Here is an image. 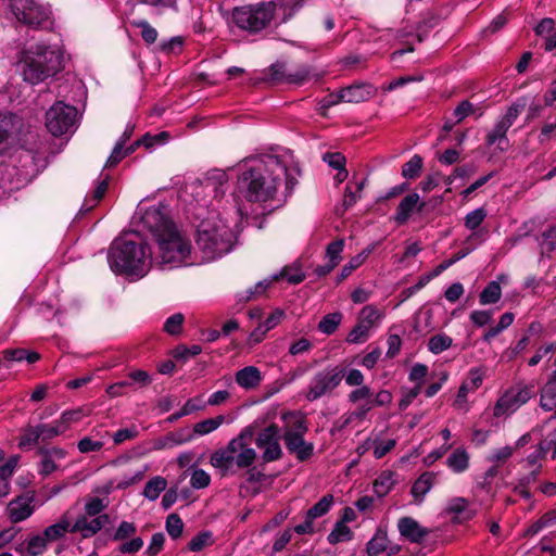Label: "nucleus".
<instances>
[{
  "label": "nucleus",
  "instance_id": "obj_1",
  "mask_svg": "<svg viewBox=\"0 0 556 556\" xmlns=\"http://www.w3.org/2000/svg\"><path fill=\"white\" fill-rule=\"evenodd\" d=\"M237 192L249 202L264 203L275 198L287 175V165L279 156L264 154L247 157L239 163Z\"/></svg>",
  "mask_w": 556,
  "mask_h": 556
},
{
  "label": "nucleus",
  "instance_id": "obj_2",
  "mask_svg": "<svg viewBox=\"0 0 556 556\" xmlns=\"http://www.w3.org/2000/svg\"><path fill=\"white\" fill-rule=\"evenodd\" d=\"M108 261L116 274L143 277L154 260L151 249L143 242L118 238L110 248Z\"/></svg>",
  "mask_w": 556,
  "mask_h": 556
},
{
  "label": "nucleus",
  "instance_id": "obj_3",
  "mask_svg": "<svg viewBox=\"0 0 556 556\" xmlns=\"http://www.w3.org/2000/svg\"><path fill=\"white\" fill-rule=\"evenodd\" d=\"M236 235L217 213H208L197 228L195 243L205 261H214L231 251Z\"/></svg>",
  "mask_w": 556,
  "mask_h": 556
},
{
  "label": "nucleus",
  "instance_id": "obj_4",
  "mask_svg": "<svg viewBox=\"0 0 556 556\" xmlns=\"http://www.w3.org/2000/svg\"><path fill=\"white\" fill-rule=\"evenodd\" d=\"M63 55L58 47L36 43L22 52L24 80L36 85L62 70Z\"/></svg>",
  "mask_w": 556,
  "mask_h": 556
},
{
  "label": "nucleus",
  "instance_id": "obj_5",
  "mask_svg": "<svg viewBox=\"0 0 556 556\" xmlns=\"http://www.w3.org/2000/svg\"><path fill=\"white\" fill-rule=\"evenodd\" d=\"M275 14L276 5L274 2H258L236 7L231 11L229 21L241 30L256 34L271 23Z\"/></svg>",
  "mask_w": 556,
  "mask_h": 556
},
{
  "label": "nucleus",
  "instance_id": "obj_6",
  "mask_svg": "<svg viewBox=\"0 0 556 556\" xmlns=\"http://www.w3.org/2000/svg\"><path fill=\"white\" fill-rule=\"evenodd\" d=\"M155 240L157 243V254L153 260L160 266H179L191 252L190 242L182 236L177 227L159 235V238Z\"/></svg>",
  "mask_w": 556,
  "mask_h": 556
},
{
  "label": "nucleus",
  "instance_id": "obj_7",
  "mask_svg": "<svg viewBox=\"0 0 556 556\" xmlns=\"http://www.w3.org/2000/svg\"><path fill=\"white\" fill-rule=\"evenodd\" d=\"M292 421L286 427L282 439L288 452L300 462L309 459L314 454V444L304 440L307 432L306 421L303 417L293 416Z\"/></svg>",
  "mask_w": 556,
  "mask_h": 556
},
{
  "label": "nucleus",
  "instance_id": "obj_8",
  "mask_svg": "<svg viewBox=\"0 0 556 556\" xmlns=\"http://www.w3.org/2000/svg\"><path fill=\"white\" fill-rule=\"evenodd\" d=\"M344 378V371L338 366L326 367L311 378L305 393L309 402L330 396Z\"/></svg>",
  "mask_w": 556,
  "mask_h": 556
},
{
  "label": "nucleus",
  "instance_id": "obj_9",
  "mask_svg": "<svg viewBox=\"0 0 556 556\" xmlns=\"http://www.w3.org/2000/svg\"><path fill=\"white\" fill-rule=\"evenodd\" d=\"M77 116L76 108L61 101L56 102L46 113V127L56 137L72 134L75 129Z\"/></svg>",
  "mask_w": 556,
  "mask_h": 556
},
{
  "label": "nucleus",
  "instance_id": "obj_10",
  "mask_svg": "<svg viewBox=\"0 0 556 556\" xmlns=\"http://www.w3.org/2000/svg\"><path fill=\"white\" fill-rule=\"evenodd\" d=\"M10 7L16 20L30 27H47L51 24V11L34 0H11Z\"/></svg>",
  "mask_w": 556,
  "mask_h": 556
},
{
  "label": "nucleus",
  "instance_id": "obj_11",
  "mask_svg": "<svg viewBox=\"0 0 556 556\" xmlns=\"http://www.w3.org/2000/svg\"><path fill=\"white\" fill-rule=\"evenodd\" d=\"M525 106L526 103L523 101H517L507 109L506 113L500 117L485 137V142L489 147L496 146V149L501 152L509 148L510 144L507 138V131L523 111Z\"/></svg>",
  "mask_w": 556,
  "mask_h": 556
},
{
  "label": "nucleus",
  "instance_id": "obj_12",
  "mask_svg": "<svg viewBox=\"0 0 556 556\" xmlns=\"http://www.w3.org/2000/svg\"><path fill=\"white\" fill-rule=\"evenodd\" d=\"M533 395L531 386L518 384L509 388L496 402L494 416L510 415L526 404Z\"/></svg>",
  "mask_w": 556,
  "mask_h": 556
},
{
  "label": "nucleus",
  "instance_id": "obj_13",
  "mask_svg": "<svg viewBox=\"0 0 556 556\" xmlns=\"http://www.w3.org/2000/svg\"><path fill=\"white\" fill-rule=\"evenodd\" d=\"M281 438L282 434L276 424H270L257 434L255 444L263 451L262 459L265 463H271L282 457V448L280 445Z\"/></svg>",
  "mask_w": 556,
  "mask_h": 556
},
{
  "label": "nucleus",
  "instance_id": "obj_14",
  "mask_svg": "<svg viewBox=\"0 0 556 556\" xmlns=\"http://www.w3.org/2000/svg\"><path fill=\"white\" fill-rule=\"evenodd\" d=\"M136 217L147 228L155 239L159 235L165 233L169 229L176 227L167 215L166 206H152L141 213V210L136 212Z\"/></svg>",
  "mask_w": 556,
  "mask_h": 556
},
{
  "label": "nucleus",
  "instance_id": "obj_15",
  "mask_svg": "<svg viewBox=\"0 0 556 556\" xmlns=\"http://www.w3.org/2000/svg\"><path fill=\"white\" fill-rule=\"evenodd\" d=\"M381 313L372 305H366L362 308L357 323L346 337L349 343H364L370 330L378 324L381 318Z\"/></svg>",
  "mask_w": 556,
  "mask_h": 556
},
{
  "label": "nucleus",
  "instance_id": "obj_16",
  "mask_svg": "<svg viewBox=\"0 0 556 556\" xmlns=\"http://www.w3.org/2000/svg\"><path fill=\"white\" fill-rule=\"evenodd\" d=\"M252 428H244L233 440L239 441L237 446V453L235 454V464L238 468H248L256 459V452L254 448L249 446V441L252 439Z\"/></svg>",
  "mask_w": 556,
  "mask_h": 556
},
{
  "label": "nucleus",
  "instance_id": "obj_17",
  "mask_svg": "<svg viewBox=\"0 0 556 556\" xmlns=\"http://www.w3.org/2000/svg\"><path fill=\"white\" fill-rule=\"evenodd\" d=\"M239 441L230 440L226 447L215 451L210 457V464L220 470L225 476L235 464V454L237 453Z\"/></svg>",
  "mask_w": 556,
  "mask_h": 556
},
{
  "label": "nucleus",
  "instance_id": "obj_18",
  "mask_svg": "<svg viewBox=\"0 0 556 556\" xmlns=\"http://www.w3.org/2000/svg\"><path fill=\"white\" fill-rule=\"evenodd\" d=\"M108 521V515H100L94 518L81 515L72 523V533H80L85 539L90 538L98 533Z\"/></svg>",
  "mask_w": 556,
  "mask_h": 556
},
{
  "label": "nucleus",
  "instance_id": "obj_19",
  "mask_svg": "<svg viewBox=\"0 0 556 556\" xmlns=\"http://www.w3.org/2000/svg\"><path fill=\"white\" fill-rule=\"evenodd\" d=\"M426 203L420 201L418 193H409L397 205L394 220L399 225L405 224L414 212H422Z\"/></svg>",
  "mask_w": 556,
  "mask_h": 556
},
{
  "label": "nucleus",
  "instance_id": "obj_20",
  "mask_svg": "<svg viewBox=\"0 0 556 556\" xmlns=\"http://www.w3.org/2000/svg\"><path fill=\"white\" fill-rule=\"evenodd\" d=\"M33 497L18 496L12 500L7 507V515L11 522L17 523L29 518L34 513Z\"/></svg>",
  "mask_w": 556,
  "mask_h": 556
},
{
  "label": "nucleus",
  "instance_id": "obj_21",
  "mask_svg": "<svg viewBox=\"0 0 556 556\" xmlns=\"http://www.w3.org/2000/svg\"><path fill=\"white\" fill-rule=\"evenodd\" d=\"M397 529L402 536L412 543H420L428 534L429 530L421 527L418 521L412 517H403L397 522Z\"/></svg>",
  "mask_w": 556,
  "mask_h": 556
},
{
  "label": "nucleus",
  "instance_id": "obj_22",
  "mask_svg": "<svg viewBox=\"0 0 556 556\" xmlns=\"http://www.w3.org/2000/svg\"><path fill=\"white\" fill-rule=\"evenodd\" d=\"M67 532L72 533V521L68 511L62 514L55 523L45 528L42 533L47 541L52 543L64 538Z\"/></svg>",
  "mask_w": 556,
  "mask_h": 556
},
{
  "label": "nucleus",
  "instance_id": "obj_23",
  "mask_svg": "<svg viewBox=\"0 0 556 556\" xmlns=\"http://www.w3.org/2000/svg\"><path fill=\"white\" fill-rule=\"evenodd\" d=\"M372 88L368 84H356L341 89V99L346 103H359L372 96Z\"/></svg>",
  "mask_w": 556,
  "mask_h": 556
},
{
  "label": "nucleus",
  "instance_id": "obj_24",
  "mask_svg": "<svg viewBox=\"0 0 556 556\" xmlns=\"http://www.w3.org/2000/svg\"><path fill=\"white\" fill-rule=\"evenodd\" d=\"M262 374L255 366H247L236 372V382L245 390H252L260 386Z\"/></svg>",
  "mask_w": 556,
  "mask_h": 556
},
{
  "label": "nucleus",
  "instance_id": "obj_25",
  "mask_svg": "<svg viewBox=\"0 0 556 556\" xmlns=\"http://www.w3.org/2000/svg\"><path fill=\"white\" fill-rule=\"evenodd\" d=\"M447 514H453L460 521L470 520L475 516V510L469 507V503L465 497L451 498L445 507Z\"/></svg>",
  "mask_w": 556,
  "mask_h": 556
},
{
  "label": "nucleus",
  "instance_id": "obj_26",
  "mask_svg": "<svg viewBox=\"0 0 556 556\" xmlns=\"http://www.w3.org/2000/svg\"><path fill=\"white\" fill-rule=\"evenodd\" d=\"M194 439L192 430L188 428L179 429L166 434L157 442V448H172L177 445L188 443Z\"/></svg>",
  "mask_w": 556,
  "mask_h": 556
},
{
  "label": "nucleus",
  "instance_id": "obj_27",
  "mask_svg": "<svg viewBox=\"0 0 556 556\" xmlns=\"http://www.w3.org/2000/svg\"><path fill=\"white\" fill-rule=\"evenodd\" d=\"M303 79V76L298 74H287L283 64L276 63L268 68L266 80L271 84L281 83H299Z\"/></svg>",
  "mask_w": 556,
  "mask_h": 556
},
{
  "label": "nucleus",
  "instance_id": "obj_28",
  "mask_svg": "<svg viewBox=\"0 0 556 556\" xmlns=\"http://www.w3.org/2000/svg\"><path fill=\"white\" fill-rule=\"evenodd\" d=\"M447 467L455 473H462L469 467V454L465 448H456L446 459Z\"/></svg>",
  "mask_w": 556,
  "mask_h": 556
},
{
  "label": "nucleus",
  "instance_id": "obj_29",
  "mask_svg": "<svg viewBox=\"0 0 556 556\" xmlns=\"http://www.w3.org/2000/svg\"><path fill=\"white\" fill-rule=\"evenodd\" d=\"M434 475L431 472L422 473L413 484L412 494L420 503L424 496L431 490L434 482Z\"/></svg>",
  "mask_w": 556,
  "mask_h": 556
},
{
  "label": "nucleus",
  "instance_id": "obj_30",
  "mask_svg": "<svg viewBox=\"0 0 556 556\" xmlns=\"http://www.w3.org/2000/svg\"><path fill=\"white\" fill-rule=\"evenodd\" d=\"M285 313L281 309L273 312L263 324H261L251 334L254 341L260 342L264 334L275 328L282 319Z\"/></svg>",
  "mask_w": 556,
  "mask_h": 556
},
{
  "label": "nucleus",
  "instance_id": "obj_31",
  "mask_svg": "<svg viewBox=\"0 0 556 556\" xmlns=\"http://www.w3.org/2000/svg\"><path fill=\"white\" fill-rule=\"evenodd\" d=\"M225 421L226 417L224 415H218L216 417L199 421L193 426V435H206L219 428Z\"/></svg>",
  "mask_w": 556,
  "mask_h": 556
},
{
  "label": "nucleus",
  "instance_id": "obj_32",
  "mask_svg": "<svg viewBox=\"0 0 556 556\" xmlns=\"http://www.w3.org/2000/svg\"><path fill=\"white\" fill-rule=\"evenodd\" d=\"M166 479L161 476H156L147 482L142 494L148 500L155 501L160 496L161 492L166 489Z\"/></svg>",
  "mask_w": 556,
  "mask_h": 556
},
{
  "label": "nucleus",
  "instance_id": "obj_33",
  "mask_svg": "<svg viewBox=\"0 0 556 556\" xmlns=\"http://www.w3.org/2000/svg\"><path fill=\"white\" fill-rule=\"evenodd\" d=\"M502 289L498 281H491L481 291L479 295V302L482 305L493 304L501 300Z\"/></svg>",
  "mask_w": 556,
  "mask_h": 556
},
{
  "label": "nucleus",
  "instance_id": "obj_34",
  "mask_svg": "<svg viewBox=\"0 0 556 556\" xmlns=\"http://www.w3.org/2000/svg\"><path fill=\"white\" fill-rule=\"evenodd\" d=\"M333 504V495L332 494H327L325 496H323L313 507H311L306 515H307V519H313L315 520L316 518H319L324 515H326L331 506Z\"/></svg>",
  "mask_w": 556,
  "mask_h": 556
},
{
  "label": "nucleus",
  "instance_id": "obj_35",
  "mask_svg": "<svg viewBox=\"0 0 556 556\" xmlns=\"http://www.w3.org/2000/svg\"><path fill=\"white\" fill-rule=\"evenodd\" d=\"M48 545L49 542L43 533L33 535L27 541L26 553L29 556H40L47 551Z\"/></svg>",
  "mask_w": 556,
  "mask_h": 556
},
{
  "label": "nucleus",
  "instance_id": "obj_36",
  "mask_svg": "<svg viewBox=\"0 0 556 556\" xmlns=\"http://www.w3.org/2000/svg\"><path fill=\"white\" fill-rule=\"evenodd\" d=\"M342 320V314L339 312L327 314L318 324V330L325 334H332Z\"/></svg>",
  "mask_w": 556,
  "mask_h": 556
},
{
  "label": "nucleus",
  "instance_id": "obj_37",
  "mask_svg": "<svg viewBox=\"0 0 556 556\" xmlns=\"http://www.w3.org/2000/svg\"><path fill=\"white\" fill-rule=\"evenodd\" d=\"M352 536L353 533L351 529L345 523L337 521L327 539L330 544H338L340 542L350 541Z\"/></svg>",
  "mask_w": 556,
  "mask_h": 556
},
{
  "label": "nucleus",
  "instance_id": "obj_38",
  "mask_svg": "<svg viewBox=\"0 0 556 556\" xmlns=\"http://www.w3.org/2000/svg\"><path fill=\"white\" fill-rule=\"evenodd\" d=\"M364 185L365 180L356 182L355 189H353L351 182L346 185L342 203L344 210H349L361 199V192L364 188Z\"/></svg>",
  "mask_w": 556,
  "mask_h": 556
},
{
  "label": "nucleus",
  "instance_id": "obj_39",
  "mask_svg": "<svg viewBox=\"0 0 556 556\" xmlns=\"http://www.w3.org/2000/svg\"><path fill=\"white\" fill-rule=\"evenodd\" d=\"M422 157L418 154H415L407 161L402 167V175L407 179H415L419 176L420 170L422 168Z\"/></svg>",
  "mask_w": 556,
  "mask_h": 556
},
{
  "label": "nucleus",
  "instance_id": "obj_40",
  "mask_svg": "<svg viewBox=\"0 0 556 556\" xmlns=\"http://www.w3.org/2000/svg\"><path fill=\"white\" fill-rule=\"evenodd\" d=\"M387 534L384 532H377L367 543L368 556H378L387 549Z\"/></svg>",
  "mask_w": 556,
  "mask_h": 556
},
{
  "label": "nucleus",
  "instance_id": "obj_41",
  "mask_svg": "<svg viewBox=\"0 0 556 556\" xmlns=\"http://www.w3.org/2000/svg\"><path fill=\"white\" fill-rule=\"evenodd\" d=\"M452 345V339L445 333L433 336L428 341V349L433 354H440Z\"/></svg>",
  "mask_w": 556,
  "mask_h": 556
},
{
  "label": "nucleus",
  "instance_id": "obj_42",
  "mask_svg": "<svg viewBox=\"0 0 556 556\" xmlns=\"http://www.w3.org/2000/svg\"><path fill=\"white\" fill-rule=\"evenodd\" d=\"M40 434L37 426H26L23 429V434L21 435L18 446L24 448L26 446L36 445L40 441Z\"/></svg>",
  "mask_w": 556,
  "mask_h": 556
},
{
  "label": "nucleus",
  "instance_id": "obj_43",
  "mask_svg": "<svg viewBox=\"0 0 556 556\" xmlns=\"http://www.w3.org/2000/svg\"><path fill=\"white\" fill-rule=\"evenodd\" d=\"M108 186H109L108 178H105L98 184L97 188L92 192V195L90 198L87 197L85 199L83 208L86 212L90 211L104 197V194L108 190Z\"/></svg>",
  "mask_w": 556,
  "mask_h": 556
},
{
  "label": "nucleus",
  "instance_id": "obj_44",
  "mask_svg": "<svg viewBox=\"0 0 556 556\" xmlns=\"http://www.w3.org/2000/svg\"><path fill=\"white\" fill-rule=\"evenodd\" d=\"M368 254H369V251H363L362 253H359L356 256H354L353 258H351L349 261V263L345 264L343 266V268L341 269L338 282H341L342 280L348 278L352 274L353 270H355L357 267H359L364 263V261L367 258Z\"/></svg>",
  "mask_w": 556,
  "mask_h": 556
},
{
  "label": "nucleus",
  "instance_id": "obj_45",
  "mask_svg": "<svg viewBox=\"0 0 556 556\" xmlns=\"http://www.w3.org/2000/svg\"><path fill=\"white\" fill-rule=\"evenodd\" d=\"M540 406L545 412L552 410L556 406V388L545 384L540 400Z\"/></svg>",
  "mask_w": 556,
  "mask_h": 556
},
{
  "label": "nucleus",
  "instance_id": "obj_46",
  "mask_svg": "<svg viewBox=\"0 0 556 556\" xmlns=\"http://www.w3.org/2000/svg\"><path fill=\"white\" fill-rule=\"evenodd\" d=\"M184 530V522L177 514H170L166 518V531L172 539H178Z\"/></svg>",
  "mask_w": 556,
  "mask_h": 556
},
{
  "label": "nucleus",
  "instance_id": "obj_47",
  "mask_svg": "<svg viewBox=\"0 0 556 556\" xmlns=\"http://www.w3.org/2000/svg\"><path fill=\"white\" fill-rule=\"evenodd\" d=\"M84 417V413L81 408L65 410L62 413L60 419L58 420L61 428L65 432L72 424L78 422Z\"/></svg>",
  "mask_w": 556,
  "mask_h": 556
},
{
  "label": "nucleus",
  "instance_id": "obj_48",
  "mask_svg": "<svg viewBox=\"0 0 556 556\" xmlns=\"http://www.w3.org/2000/svg\"><path fill=\"white\" fill-rule=\"evenodd\" d=\"M38 430L41 441L51 440L64 432L58 420L54 424H40Z\"/></svg>",
  "mask_w": 556,
  "mask_h": 556
},
{
  "label": "nucleus",
  "instance_id": "obj_49",
  "mask_svg": "<svg viewBox=\"0 0 556 556\" xmlns=\"http://www.w3.org/2000/svg\"><path fill=\"white\" fill-rule=\"evenodd\" d=\"M212 543V533L210 531H204L192 538L188 544V547L192 552H200Z\"/></svg>",
  "mask_w": 556,
  "mask_h": 556
},
{
  "label": "nucleus",
  "instance_id": "obj_50",
  "mask_svg": "<svg viewBox=\"0 0 556 556\" xmlns=\"http://www.w3.org/2000/svg\"><path fill=\"white\" fill-rule=\"evenodd\" d=\"M184 320L185 316L181 313H176L165 320L164 330L170 336L179 334Z\"/></svg>",
  "mask_w": 556,
  "mask_h": 556
},
{
  "label": "nucleus",
  "instance_id": "obj_51",
  "mask_svg": "<svg viewBox=\"0 0 556 556\" xmlns=\"http://www.w3.org/2000/svg\"><path fill=\"white\" fill-rule=\"evenodd\" d=\"M132 25L141 29V36L147 43H154L157 39V31L147 21H134Z\"/></svg>",
  "mask_w": 556,
  "mask_h": 556
},
{
  "label": "nucleus",
  "instance_id": "obj_52",
  "mask_svg": "<svg viewBox=\"0 0 556 556\" xmlns=\"http://www.w3.org/2000/svg\"><path fill=\"white\" fill-rule=\"evenodd\" d=\"M486 217L484 208H476L469 212L465 217V226L470 230H477Z\"/></svg>",
  "mask_w": 556,
  "mask_h": 556
},
{
  "label": "nucleus",
  "instance_id": "obj_53",
  "mask_svg": "<svg viewBox=\"0 0 556 556\" xmlns=\"http://www.w3.org/2000/svg\"><path fill=\"white\" fill-rule=\"evenodd\" d=\"M202 352V348L198 344L187 348L185 345H178L173 351V356L176 359L188 361L190 357L197 356Z\"/></svg>",
  "mask_w": 556,
  "mask_h": 556
},
{
  "label": "nucleus",
  "instance_id": "obj_54",
  "mask_svg": "<svg viewBox=\"0 0 556 556\" xmlns=\"http://www.w3.org/2000/svg\"><path fill=\"white\" fill-rule=\"evenodd\" d=\"M210 482H211V477L205 470L200 469V468L193 469V471L191 473V478H190V484L192 488L204 489V488L208 486Z\"/></svg>",
  "mask_w": 556,
  "mask_h": 556
},
{
  "label": "nucleus",
  "instance_id": "obj_55",
  "mask_svg": "<svg viewBox=\"0 0 556 556\" xmlns=\"http://www.w3.org/2000/svg\"><path fill=\"white\" fill-rule=\"evenodd\" d=\"M393 483L391 473H382L374 484L375 493L378 496H384L391 490Z\"/></svg>",
  "mask_w": 556,
  "mask_h": 556
},
{
  "label": "nucleus",
  "instance_id": "obj_56",
  "mask_svg": "<svg viewBox=\"0 0 556 556\" xmlns=\"http://www.w3.org/2000/svg\"><path fill=\"white\" fill-rule=\"evenodd\" d=\"M137 529L132 522L122 521L113 534L114 541H124L132 536Z\"/></svg>",
  "mask_w": 556,
  "mask_h": 556
},
{
  "label": "nucleus",
  "instance_id": "obj_57",
  "mask_svg": "<svg viewBox=\"0 0 556 556\" xmlns=\"http://www.w3.org/2000/svg\"><path fill=\"white\" fill-rule=\"evenodd\" d=\"M13 118L14 116L12 115H0V144L7 142L13 132Z\"/></svg>",
  "mask_w": 556,
  "mask_h": 556
},
{
  "label": "nucleus",
  "instance_id": "obj_58",
  "mask_svg": "<svg viewBox=\"0 0 556 556\" xmlns=\"http://www.w3.org/2000/svg\"><path fill=\"white\" fill-rule=\"evenodd\" d=\"M148 468V465H146L142 469L135 471L132 475H125L123 479L118 482L117 488L126 489L130 485L140 482L144 478Z\"/></svg>",
  "mask_w": 556,
  "mask_h": 556
},
{
  "label": "nucleus",
  "instance_id": "obj_59",
  "mask_svg": "<svg viewBox=\"0 0 556 556\" xmlns=\"http://www.w3.org/2000/svg\"><path fill=\"white\" fill-rule=\"evenodd\" d=\"M344 247V241L342 239L336 240L328 244L326 255L328 261L334 262L338 265L341 261V252Z\"/></svg>",
  "mask_w": 556,
  "mask_h": 556
},
{
  "label": "nucleus",
  "instance_id": "obj_60",
  "mask_svg": "<svg viewBox=\"0 0 556 556\" xmlns=\"http://www.w3.org/2000/svg\"><path fill=\"white\" fill-rule=\"evenodd\" d=\"M103 447V442L99 440H92L89 437H85L77 443V448L80 453L98 452Z\"/></svg>",
  "mask_w": 556,
  "mask_h": 556
},
{
  "label": "nucleus",
  "instance_id": "obj_61",
  "mask_svg": "<svg viewBox=\"0 0 556 556\" xmlns=\"http://www.w3.org/2000/svg\"><path fill=\"white\" fill-rule=\"evenodd\" d=\"M281 277L288 282L296 285L304 280L305 275L301 271L298 266L286 267L281 271Z\"/></svg>",
  "mask_w": 556,
  "mask_h": 556
},
{
  "label": "nucleus",
  "instance_id": "obj_62",
  "mask_svg": "<svg viewBox=\"0 0 556 556\" xmlns=\"http://www.w3.org/2000/svg\"><path fill=\"white\" fill-rule=\"evenodd\" d=\"M323 161L326 162L330 167L340 169L345 167V156L340 152H327L323 155Z\"/></svg>",
  "mask_w": 556,
  "mask_h": 556
},
{
  "label": "nucleus",
  "instance_id": "obj_63",
  "mask_svg": "<svg viewBox=\"0 0 556 556\" xmlns=\"http://www.w3.org/2000/svg\"><path fill=\"white\" fill-rule=\"evenodd\" d=\"M513 452L514 448L510 446L495 448L491 451L490 455L488 456V460L493 463H505L513 455Z\"/></svg>",
  "mask_w": 556,
  "mask_h": 556
},
{
  "label": "nucleus",
  "instance_id": "obj_64",
  "mask_svg": "<svg viewBox=\"0 0 556 556\" xmlns=\"http://www.w3.org/2000/svg\"><path fill=\"white\" fill-rule=\"evenodd\" d=\"M165 542V535L162 532L154 533L151 542L146 551L148 556H155L162 548Z\"/></svg>",
  "mask_w": 556,
  "mask_h": 556
}]
</instances>
